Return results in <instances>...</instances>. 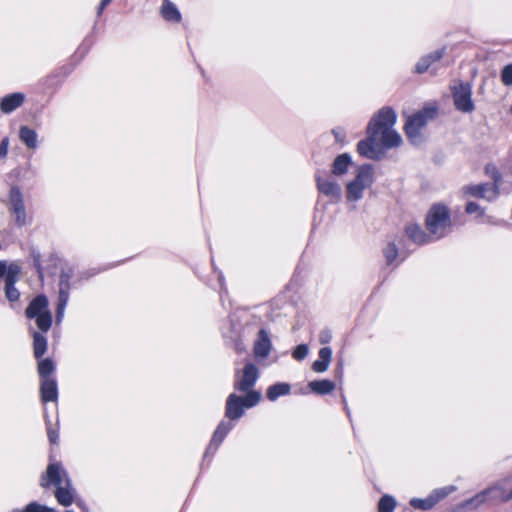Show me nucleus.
I'll return each mask as SVG.
<instances>
[{"label":"nucleus","mask_w":512,"mask_h":512,"mask_svg":"<svg viewBox=\"0 0 512 512\" xmlns=\"http://www.w3.org/2000/svg\"><path fill=\"white\" fill-rule=\"evenodd\" d=\"M426 226L434 240L444 237L451 228L448 208L442 204L433 205L427 214Z\"/></svg>","instance_id":"20e7f679"},{"label":"nucleus","mask_w":512,"mask_h":512,"mask_svg":"<svg viewBox=\"0 0 512 512\" xmlns=\"http://www.w3.org/2000/svg\"><path fill=\"white\" fill-rule=\"evenodd\" d=\"M271 348L272 343L268 332L265 329H260L253 347L255 357L267 358L270 354Z\"/></svg>","instance_id":"2eb2a0df"},{"label":"nucleus","mask_w":512,"mask_h":512,"mask_svg":"<svg viewBox=\"0 0 512 512\" xmlns=\"http://www.w3.org/2000/svg\"><path fill=\"white\" fill-rule=\"evenodd\" d=\"M48 437H49L50 442L55 444L58 441L59 435L55 429L48 427Z\"/></svg>","instance_id":"e433bc0d"},{"label":"nucleus","mask_w":512,"mask_h":512,"mask_svg":"<svg viewBox=\"0 0 512 512\" xmlns=\"http://www.w3.org/2000/svg\"><path fill=\"white\" fill-rule=\"evenodd\" d=\"M436 116L437 109L435 107H425L407 118L405 132L412 144L418 145L424 141L423 129Z\"/></svg>","instance_id":"7ed1b4c3"},{"label":"nucleus","mask_w":512,"mask_h":512,"mask_svg":"<svg viewBox=\"0 0 512 512\" xmlns=\"http://www.w3.org/2000/svg\"><path fill=\"white\" fill-rule=\"evenodd\" d=\"M49 485L55 486L54 496L60 505L68 507L75 502V488L60 463L48 465L46 474L41 479V486L48 487Z\"/></svg>","instance_id":"f03ea898"},{"label":"nucleus","mask_w":512,"mask_h":512,"mask_svg":"<svg viewBox=\"0 0 512 512\" xmlns=\"http://www.w3.org/2000/svg\"><path fill=\"white\" fill-rule=\"evenodd\" d=\"M455 108L463 113H471L475 106L472 100V87L467 82H454L451 86Z\"/></svg>","instance_id":"6e6552de"},{"label":"nucleus","mask_w":512,"mask_h":512,"mask_svg":"<svg viewBox=\"0 0 512 512\" xmlns=\"http://www.w3.org/2000/svg\"><path fill=\"white\" fill-rule=\"evenodd\" d=\"M161 14L167 21L179 22L181 19V15L177 7L169 0H164L161 8Z\"/></svg>","instance_id":"a878e982"},{"label":"nucleus","mask_w":512,"mask_h":512,"mask_svg":"<svg viewBox=\"0 0 512 512\" xmlns=\"http://www.w3.org/2000/svg\"><path fill=\"white\" fill-rule=\"evenodd\" d=\"M374 181L371 165H363L358 168L355 178L346 186V198L349 202H356L363 197L365 189L369 188Z\"/></svg>","instance_id":"423d86ee"},{"label":"nucleus","mask_w":512,"mask_h":512,"mask_svg":"<svg viewBox=\"0 0 512 512\" xmlns=\"http://www.w3.org/2000/svg\"><path fill=\"white\" fill-rule=\"evenodd\" d=\"M34 512H55V510L48 506L40 505L34 502Z\"/></svg>","instance_id":"4c0bfd02"},{"label":"nucleus","mask_w":512,"mask_h":512,"mask_svg":"<svg viewBox=\"0 0 512 512\" xmlns=\"http://www.w3.org/2000/svg\"><path fill=\"white\" fill-rule=\"evenodd\" d=\"M395 500L393 497L385 495L383 496L378 504L379 512H393L395 508Z\"/></svg>","instance_id":"c85d7f7f"},{"label":"nucleus","mask_w":512,"mask_h":512,"mask_svg":"<svg viewBox=\"0 0 512 512\" xmlns=\"http://www.w3.org/2000/svg\"><path fill=\"white\" fill-rule=\"evenodd\" d=\"M21 140L30 148L32 147V130L28 127H22L20 130Z\"/></svg>","instance_id":"473e14b6"},{"label":"nucleus","mask_w":512,"mask_h":512,"mask_svg":"<svg viewBox=\"0 0 512 512\" xmlns=\"http://www.w3.org/2000/svg\"><path fill=\"white\" fill-rule=\"evenodd\" d=\"M499 176L495 177L494 184H477L470 185L463 188L465 194H469L474 197L484 198L488 201L494 200L499 192Z\"/></svg>","instance_id":"f8f14e48"},{"label":"nucleus","mask_w":512,"mask_h":512,"mask_svg":"<svg viewBox=\"0 0 512 512\" xmlns=\"http://www.w3.org/2000/svg\"><path fill=\"white\" fill-rule=\"evenodd\" d=\"M24 101V96L21 93H14L4 97L0 103V109L4 113H10L17 109Z\"/></svg>","instance_id":"aec40b11"},{"label":"nucleus","mask_w":512,"mask_h":512,"mask_svg":"<svg viewBox=\"0 0 512 512\" xmlns=\"http://www.w3.org/2000/svg\"><path fill=\"white\" fill-rule=\"evenodd\" d=\"M396 113L390 107H383L375 114L367 127L368 138L357 145L358 153L368 159L380 160L384 156L383 149H391L401 145L402 138L394 130Z\"/></svg>","instance_id":"f257e3e1"},{"label":"nucleus","mask_w":512,"mask_h":512,"mask_svg":"<svg viewBox=\"0 0 512 512\" xmlns=\"http://www.w3.org/2000/svg\"><path fill=\"white\" fill-rule=\"evenodd\" d=\"M47 307L48 299L45 296L34 297V319L37 327L44 332L48 331L52 324V315Z\"/></svg>","instance_id":"9b49d317"},{"label":"nucleus","mask_w":512,"mask_h":512,"mask_svg":"<svg viewBox=\"0 0 512 512\" xmlns=\"http://www.w3.org/2000/svg\"><path fill=\"white\" fill-rule=\"evenodd\" d=\"M56 365L50 358L42 359L38 362L37 371L40 379L55 378Z\"/></svg>","instance_id":"5701e85b"},{"label":"nucleus","mask_w":512,"mask_h":512,"mask_svg":"<svg viewBox=\"0 0 512 512\" xmlns=\"http://www.w3.org/2000/svg\"><path fill=\"white\" fill-rule=\"evenodd\" d=\"M444 53L445 48H441L422 57L416 64V71L420 74L426 72L433 62L439 61L443 57Z\"/></svg>","instance_id":"6ab92c4d"},{"label":"nucleus","mask_w":512,"mask_h":512,"mask_svg":"<svg viewBox=\"0 0 512 512\" xmlns=\"http://www.w3.org/2000/svg\"><path fill=\"white\" fill-rule=\"evenodd\" d=\"M25 314L28 319H32V300L28 303Z\"/></svg>","instance_id":"ea45409f"},{"label":"nucleus","mask_w":512,"mask_h":512,"mask_svg":"<svg viewBox=\"0 0 512 512\" xmlns=\"http://www.w3.org/2000/svg\"><path fill=\"white\" fill-rule=\"evenodd\" d=\"M40 397L43 403L57 402L58 400V385L56 378L40 380Z\"/></svg>","instance_id":"dca6fc26"},{"label":"nucleus","mask_w":512,"mask_h":512,"mask_svg":"<svg viewBox=\"0 0 512 512\" xmlns=\"http://www.w3.org/2000/svg\"><path fill=\"white\" fill-rule=\"evenodd\" d=\"M454 489H455L454 486H447V487L436 489L425 499L413 498L410 501V504L412 507H414L416 509H422V510L431 509L436 503H438L440 500L444 499L451 492H453Z\"/></svg>","instance_id":"ddd939ff"},{"label":"nucleus","mask_w":512,"mask_h":512,"mask_svg":"<svg viewBox=\"0 0 512 512\" xmlns=\"http://www.w3.org/2000/svg\"><path fill=\"white\" fill-rule=\"evenodd\" d=\"M407 236L417 244H425L434 240L431 234L427 235L418 225L411 224L406 227Z\"/></svg>","instance_id":"412c9836"},{"label":"nucleus","mask_w":512,"mask_h":512,"mask_svg":"<svg viewBox=\"0 0 512 512\" xmlns=\"http://www.w3.org/2000/svg\"><path fill=\"white\" fill-rule=\"evenodd\" d=\"M308 347L307 345L305 344H300L298 345L294 352H293V357L296 359V360H303L307 355H308Z\"/></svg>","instance_id":"72a5a7b5"},{"label":"nucleus","mask_w":512,"mask_h":512,"mask_svg":"<svg viewBox=\"0 0 512 512\" xmlns=\"http://www.w3.org/2000/svg\"><path fill=\"white\" fill-rule=\"evenodd\" d=\"M71 278V271L62 272L60 276L59 283V297H58V305H57V313H56V322H61L64 311L69 298V280Z\"/></svg>","instance_id":"4468645a"},{"label":"nucleus","mask_w":512,"mask_h":512,"mask_svg":"<svg viewBox=\"0 0 512 512\" xmlns=\"http://www.w3.org/2000/svg\"><path fill=\"white\" fill-rule=\"evenodd\" d=\"M233 428V424L230 422L222 421L217 429L215 430L210 445L207 448L206 454L208 453H214L221 442L224 440L225 436L230 432V430Z\"/></svg>","instance_id":"a211bd4d"},{"label":"nucleus","mask_w":512,"mask_h":512,"mask_svg":"<svg viewBox=\"0 0 512 512\" xmlns=\"http://www.w3.org/2000/svg\"><path fill=\"white\" fill-rule=\"evenodd\" d=\"M333 133L335 134V137L337 138V140H339V139H340V136H341V134H342V131H340V130H334V131H333Z\"/></svg>","instance_id":"37998d69"},{"label":"nucleus","mask_w":512,"mask_h":512,"mask_svg":"<svg viewBox=\"0 0 512 512\" xmlns=\"http://www.w3.org/2000/svg\"><path fill=\"white\" fill-rule=\"evenodd\" d=\"M331 358H332L331 348H329V347L321 348L319 351V359L313 363L312 369L317 373L325 372L329 367Z\"/></svg>","instance_id":"4be33fe9"},{"label":"nucleus","mask_w":512,"mask_h":512,"mask_svg":"<svg viewBox=\"0 0 512 512\" xmlns=\"http://www.w3.org/2000/svg\"><path fill=\"white\" fill-rule=\"evenodd\" d=\"M351 164V157L344 153L336 157L332 165V173L336 176L344 175Z\"/></svg>","instance_id":"393cba45"},{"label":"nucleus","mask_w":512,"mask_h":512,"mask_svg":"<svg viewBox=\"0 0 512 512\" xmlns=\"http://www.w3.org/2000/svg\"><path fill=\"white\" fill-rule=\"evenodd\" d=\"M501 81L505 86L512 85V63L504 66L501 70Z\"/></svg>","instance_id":"2f4dec72"},{"label":"nucleus","mask_w":512,"mask_h":512,"mask_svg":"<svg viewBox=\"0 0 512 512\" xmlns=\"http://www.w3.org/2000/svg\"><path fill=\"white\" fill-rule=\"evenodd\" d=\"M8 209L12 221L17 227H22L26 224L27 214L23 195L18 187H12L10 190Z\"/></svg>","instance_id":"1a4fd4ad"},{"label":"nucleus","mask_w":512,"mask_h":512,"mask_svg":"<svg viewBox=\"0 0 512 512\" xmlns=\"http://www.w3.org/2000/svg\"><path fill=\"white\" fill-rule=\"evenodd\" d=\"M317 187L322 194L333 201H338L341 198V187L329 178L317 177Z\"/></svg>","instance_id":"f3484780"},{"label":"nucleus","mask_w":512,"mask_h":512,"mask_svg":"<svg viewBox=\"0 0 512 512\" xmlns=\"http://www.w3.org/2000/svg\"><path fill=\"white\" fill-rule=\"evenodd\" d=\"M34 267H37L39 277H40V278H43V268H42V266H41V265L36 261V259H35V258H34Z\"/></svg>","instance_id":"a19ab883"},{"label":"nucleus","mask_w":512,"mask_h":512,"mask_svg":"<svg viewBox=\"0 0 512 512\" xmlns=\"http://www.w3.org/2000/svg\"><path fill=\"white\" fill-rule=\"evenodd\" d=\"M465 211L468 214H474L476 218H482L484 216V209L475 202H468Z\"/></svg>","instance_id":"7c9ffc66"},{"label":"nucleus","mask_w":512,"mask_h":512,"mask_svg":"<svg viewBox=\"0 0 512 512\" xmlns=\"http://www.w3.org/2000/svg\"><path fill=\"white\" fill-rule=\"evenodd\" d=\"M261 399V393L258 391H249L245 397L230 394L226 401L225 415L230 420H237L244 414L245 408L256 406Z\"/></svg>","instance_id":"39448f33"},{"label":"nucleus","mask_w":512,"mask_h":512,"mask_svg":"<svg viewBox=\"0 0 512 512\" xmlns=\"http://www.w3.org/2000/svg\"><path fill=\"white\" fill-rule=\"evenodd\" d=\"M259 377V370L257 366L251 362L245 364L243 370H239L235 374L234 388L240 392L252 391L251 388L255 385Z\"/></svg>","instance_id":"9d476101"},{"label":"nucleus","mask_w":512,"mask_h":512,"mask_svg":"<svg viewBox=\"0 0 512 512\" xmlns=\"http://www.w3.org/2000/svg\"><path fill=\"white\" fill-rule=\"evenodd\" d=\"M398 255V249L394 243H389L384 249V256L387 264H392Z\"/></svg>","instance_id":"c756f323"},{"label":"nucleus","mask_w":512,"mask_h":512,"mask_svg":"<svg viewBox=\"0 0 512 512\" xmlns=\"http://www.w3.org/2000/svg\"><path fill=\"white\" fill-rule=\"evenodd\" d=\"M111 1L112 0H101L97 14L101 15L103 10L110 4Z\"/></svg>","instance_id":"58836bf2"},{"label":"nucleus","mask_w":512,"mask_h":512,"mask_svg":"<svg viewBox=\"0 0 512 512\" xmlns=\"http://www.w3.org/2000/svg\"><path fill=\"white\" fill-rule=\"evenodd\" d=\"M47 350V339L45 336L34 332V356L41 357Z\"/></svg>","instance_id":"cd10ccee"},{"label":"nucleus","mask_w":512,"mask_h":512,"mask_svg":"<svg viewBox=\"0 0 512 512\" xmlns=\"http://www.w3.org/2000/svg\"><path fill=\"white\" fill-rule=\"evenodd\" d=\"M319 339L322 344L329 343L332 339V334L329 330H323L320 332Z\"/></svg>","instance_id":"f704fd0d"},{"label":"nucleus","mask_w":512,"mask_h":512,"mask_svg":"<svg viewBox=\"0 0 512 512\" xmlns=\"http://www.w3.org/2000/svg\"><path fill=\"white\" fill-rule=\"evenodd\" d=\"M512 498V478H506L498 485L488 488L469 501L471 507H477L485 501L504 502Z\"/></svg>","instance_id":"0eeeda50"},{"label":"nucleus","mask_w":512,"mask_h":512,"mask_svg":"<svg viewBox=\"0 0 512 512\" xmlns=\"http://www.w3.org/2000/svg\"><path fill=\"white\" fill-rule=\"evenodd\" d=\"M290 385L287 383H276L271 385L266 392V396L270 401H275L278 397L289 394Z\"/></svg>","instance_id":"bb28decb"},{"label":"nucleus","mask_w":512,"mask_h":512,"mask_svg":"<svg viewBox=\"0 0 512 512\" xmlns=\"http://www.w3.org/2000/svg\"><path fill=\"white\" fill-rule=\"evenodd\" d=\"M308 387L316 394L325 395L334 390L335 384L330 380L323 379L309 382Z\"/></svg>","instance_id":"b1692460"},{"label":"nucleus","mask_w":512,"mask_h":512,"mask_svg":"<svg viewBox=\"0 0 512 512\" xmlns=\"http://www.w3.org/2000/svg\"><path fill=\"white\" fill-rule=\"evenodd\" d=\"M9 140L4 138L0 143V159L7 155Z\"/></svg>","instance_id":"c9c22d12"},{"label":"nucleus","mask_w":512,"mask_h":512,"mask_svg":"<svg viewBox=\"0 0 512 512\" xmlns=\"http://www.w3.org/2000/svg\"><path fill=\"white\" fill-rule=\"evenodd\" d=\"M13 512H32V502L28 503V504L26 505V507L24 508V510H22V511H16V510H15V511H13Z\"/></svg>","instance_id":"79ce46f5"}]
</instances>
